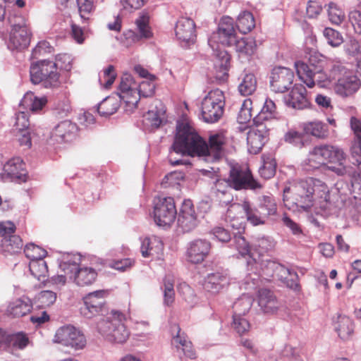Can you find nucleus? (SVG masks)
Returning <instances> with one entry per match:
<instances>
[{"mask_svg":"<svg viewBox=\"0 0 361 361\" xmlns=\"http://www.w3.org/2000/svg\"><path fill=\"white\" fill-rule=\"evenodd\" d=\"M29 269L31 274L39 281L44 280L48 272L47 263L43 259L30 261Z\"/></svg>","mask_w":361,"mask_h":361,"instance_id":"nucleus-48","label":"nucleus"},{"mask_svg":"<svg viewBox=\"0 0 361 361\" xmlns=\"http://www.w3.org/2000/svg\"><path fill=\"white\" fill-rule=\"evenodd\" d=\"M336 330L343 340L349 339L354 331V325L351 319L347 316H339L336 325Z\"/></svg>","mask_w":361,"mask_h":361,"instance_id":"nucleus-36","label":"nucleus"},{"mask_svg":"<svg viewBox=\"0 0 361 361\" xmlns=\"http://www.w3.org/2000/svg\"><path fill=\"white\" fill-rule=\"evenodd\" d=\"M202 145V138L189 124L181 123L177 126V133L172 146L175 152L199 156Z\"/></svg>","mask_w":361,"mask_h":361,"instance_id":"nucleus-4","label":"nucleus"},{"mask_svg":"<svg viewBox=\"0 0 361 361\" xmlns=\"http://www.w3.org/2000/svg\"><path fill=\"white\" fill-rule=\"evenodd\" d=\"M233 189L235 190L260 188L261 185L254 179L251 171L248 168L240 166L231 167L228 177Z\"/></svg>","mask_w":361,"mask_h":361,"instance_id":"nucleus-9","label":"nucleus"},{"mask_svg":"<svg viewBox=\"0 0 361 361\" xmlns=\"http://www.w3.org/2000/svg\"><path fill=\"white\" fill-rule=\"evenodd\" d=\"M295 68L299 78L310 88L315 86L314 72L310 66L302 61L295 63Z\"/></svg>","mask_w":361,"mask_h":361,"instance_id":"nucleus-34","label":"nucleus"},{"mask_svg":"<svg viewBox=\"0 0 361 361\" xmlns=\"http://www.w3.org/2000/svg\"><path fill=\"white\" fill-rule=\"evenodd\" d=\"M66 274H73L75 283L80 287L89 286L97 278V271L90 267H79L76 263L63 262L60 265Z\"/></svg>","mask_w":361,"mask_h":361,"instance_id":"nucleus-12","label":"nucleus"},{"mask_svg":"<svg viewBox=\"0 0 361 361\" xmlns=\"http://www.w3.org/2000/svg\"><path fill=\"white\" fill-rule=\"evenodd\" d=\"M348 20L353 26L355 32L361 35V2L358 5V9L352 11L349 13Z\"/></svg>","mask_w":361,"mask_h":361,"instance_id":"nucleus-63","label":"nucleus"},{"mask_svg":"<svg viewBox=\"0 0 361 361\" xmlns=\"http://www.w3.org/2000/svg\"><path fill=\"white\" fill-rule=\"evenodd\" d=\"M278 276L287 287L293 290H297L299 288L298 275L295 271L281 267L278 271Z\"/></svg>","mask_w":361,"mask_h":361,"instance_id":"nucleus-39","label":"nucleus"},{"mask_svg":"<svg viewBox=\"0 0 361 361\" xmlns=\"http://www.w3.org/2000/svg\"><path fill=\"white\" fill-rule=\"evenodd\" d=\"M23 102L29 107L30 111L37 112L47 104V98L46 97H37L33 93H27L24 97Z\"/></svg>","mask_w":361,"mask_h":361,"instance_id":"nucleus-44","label":"nucleus"},{"mask_svg":"<svg viewBox=\"0 0 361 361\" xmlns=\"http://www.w3.org/2000/svg\"><path fill=\"white\" fill-rule=\"evenodd\" d=\"M303 139L302 133L293 129L288 130L284 135L286 142L300 148L304 146Z\"/></svg>","mask_w":361,"mask_h":361,"instance_id":"nucleus-61","label":"nucleus"},{"mask_svg":"<svg viewBox=\"0 0 361 361\" xmlns=\"http://www.w3.org/2000/svg\"><path fill=\"white\" fill-rule=\"evenodd\" d=\"M136 30L141 38H150L152 32L149 26V16L147 13H142L135 21Z\"/></svg>","mask_w":361,"mask_h":361,"instance_id":"nucleus-41","label":"nucleus"},{"mask_svg":"<svg viewBox=\"0 0 361 361\" xmlns=\"http://www.w3.org/2000/svg\"><path fill=\"white\" fill-rule=\"evenodd\" d=\"M257 302L260 310L265 314H274L279 308V302L274 293L267 288L259 290Z\"/></svg>","mask_w":361,"mask_h":361,"instance_id":"nucleus-27","label":"nucleus"},{"mask_svg":"<svg viewBox=\"0 0 361 361\" xmlns=\"http://www.w3.org/2000/svg\"><path fill=\"white\" fill-rule=\"evenodd\" d=\"M312 178L302 180L283 190V202L288 208L300 207L304 209L312 207L311 191Z\"/></svg>","mask_w":361,"mask_h":361,"instance_id":"nucleus-5","label":"nucleus"},{"mask_svg":"<svg viewBox=\"0 0 361 361\" xmlns=\"http://www.w3.org/2000/svg\"><path fill=\"white\" fill-rule=\"evenodd\" d=\"M286 104L287 106L297 109L308 107L310 103L305 87L300 84L295 85L286 97Z\"/></svg>","mask_w":361,"mask_h":361,"instance_id":"nucleus-22","label":"nucleus"},{"mask_svg":"<svg viewBox=\"0 0 361 361\" xmlns=\"http://www.w3.org/2000/svg\"><path fill=\"white\" fill-rule=\"evenodd\" d=\"M302 129L303 134L317 139H326L329 134L328 126L319 121L303 123L302 124Z\"/></svg>","mask_w":361,"mask_h":361,"instance_id":"nucleus-31","label":"nucleus"},{"mask_svg":"<svg viewBox=\"0 0 361 361\" xmlns=\"http://www.w3.org/2000/svg\"><path fill=\"white\" fill-rule=\"evenodd\" d=\"M232 326L240 336L247 334L250 329V322L245 317L239 315L233 316Z\"/></svg>","mask_w":361,"mask_h":361,"instance_id":"nucleus-60","label":"nucleus"},{"mask_svg":"<svg viewBox=\"0 0 361 361\" xmlns=\"http://www.w3.org/2000/svg\"><path fill=\"white\" fill-rule=\"evenodd\" d=\"M274 244L273 240L269 238L262 237L257 238L253 245V250L262 256L274 248Z\"/></svg>","mask_w":361,"mask_h":361,"instance_id":"nucleus-51","label":"nucleus"},{"mask_svg":"<svg viewBox=\"0 0 361 361\" xmlns=\"http://www.w3.org/2000/svg\"><path fill=\"white\" fill-rule=\"evenodd\" d=\"M25 256L30 261L43 259L47 255V251L33 243L28 244L24 249Z\"/></svg>","mask_w":361,"mask_h":361,"instance_id":"nucleus-54","label":"nucleus"},{"mask_svg":"<svg viewBox=\"0 0 361 361\" xmlns=\"http://www.w3.org/2000/svg\"><path fill=\"white\" fill-rule=\"evenodd\" d=\"M257 88V80L253 74H246L238 86L240 93L243 96L252 94Z\"/></svg>","mask_w":361,"mask_h":361,"instance_id":"nucleus-47","label":"nucleus"},{"mask_svg":"<svg viewBox=\"0 0 361 361\" xmlns=\"http://www.w3.org/2000/svg\"><path fill=\"white\" fill-rule=\"evenodd\" d=\"M236 37L233 18L224 16L220 20L217 31L213 32L209 39V44L214 50L218 49L217 47H215L216 44L232 47Z\"/></svg>","mask_w":361,"mask_h":361,"instance_id":"nucleus-7","label":"nucleus"},{"mask_svg":"<svg viewBox=\"0 0 361 361\" xmlns=\"http://www.w3.org/2000/svg\"><path fill=\"white\" fill-rule=\"evenodd\" d=\"M231 189L228 179H217L212 188V195L216 201L227 205L233 201Z\"/></svg>","mask_w":361,"mask_h":361,"instance_id":"nucleus-24","label":"nucleus"},{"mask_svg":"<svg viewBox=\"0 0 361 361\" xmlns=\"http://www.w3.org/2000/svg\"><path fill=\"white\" fill-rule=\"evenodd\" d=\"M120 106V101L114 97H107L97 107L98 113L102 116H109L115 114Z\"/></svg>","mask_w":361,"mask_h":361,"instance_id":"nucleus-38","label":"nucleus"},{"mask_svg":"<svg viewBox=\"0 0 361 361\" xmlns=\"http://www.w3.org/2000/svg\"><path fill=\"white\" fill-rule=\"evenodd\" d=\"M360 80L354 73L339 78L335 84V92L343 97H347L355 93L360 87Z\"/></svg>","mask_w":361,"mask_h":361,"instance_id":"nucleus-20","label":"nucleus"},{"mask_svg":"<svg viewBox=\"0 0 361 361\" xmlns=\"http://www.w3.org/2000/svg\"><path fill=\"white\" fill-rule=\"evenodd\" d=\"M126 320L124 314L117 310H111L105 319L97 323V330L106 340L112 343H123L130 336L124 324Z\"/></svg>","mask_w":361,"mask_h":361,"instance_id":"nucleus-3","label":"nucleus"},{"mask_svg":"<svg viewBox=\"0 0 361 361\" xmlns=\"http://www.w3.org/2000/svg\"><path fill=\"white\" fill-rule=\"evenodd\" d=\"M253 298L248 295H243L233 304V315L243 316L247 314L251 309Z\"/></svg>","mask_w":361,"mask_h":361,"instance_id":"nucleus-43","label":"nucleus"},{"mask_svg":"<svg viewBox=\"0 0 361 361\" xmlns=\"http://www.w3.org/2000/svg\"><path fill=\"white\" fill-rule=\"evenodd\" d=\"M212 248L211 243L202 239L191 242L186 252L187 260L192 264L202 263L209 255Z\"/></svg>","mask_w":361,"mask_h":361,"instance_id":"nucleus-18","label":"nucleus"},{"mask_svg":"<svg viewBox=\"0 0 361 361\" xmlns=\"http://www.w3.org/2000/svg\"><path fill=\"white\" fill-rule=\"evenodd\" d=\"M1 176L4 181L25 182L27 171L25 169V163L20 157L8 160L4 166Z\"/></svg>","mask_w":361,"mask_h":361,"instance_id":"nucleus-17","label":"nucleus"},{"mask_svg":"<svg viewBox=\"0 0 361 361\" xmlns=\"http://www.w3.org/2000/svg\"><path fill=\"white\" fill-rule=\"evenodd\" d=\"M329 73L332 80H338L339 78L345 77V75H349L353 72L347 68L340 61H332Z\"/></svg>","mask_w":361,"mask_h":361,"instance_id":"nucleus-52","label":"nucleus"},{"mask_svg":"<svg viewBox=\"0 0 361 361\" xmlns=\"http://www.w3.org/2000/svg\"><path fill=\"white\" fill-rule=\"evenodd\" d=\"M350 127L355 135L350 152L353 164L361 170V121L355 117L350 118Z\"/></svg>","mask_w":361,"mask_h":361,"instance_id":"nucleus-28","label":"nucleus"},{"mask_svg":"<svg viewBox=\"0 0 361 361\" xmlns=\"http://www.w3.org/2000/svg\"><path fill=\"white\" fill-rule=\"evenodd\" d=\"M28 343V337L23 332H18L13 334H8L6 348L13 347L18 349H23L27 345Z\"/></svg>","mask_w":361,"mask_h":361,"instance_id":"nucleus-49","label":"nucleus"},{"mask_svg":"<svg viewBox=\"0 0 361 361\" xmlns=\"http://www.w3.org/2000/svg\"><path fill=\"white\" fill-rule=\"evenodd\" d=\"M293 71L286 67H276L271 73L270 86L276 92H284L289 89L293 82Z\"/></svg>","mask_w":361,"mask_h":361,"instance_id":"nucleus-16","label":"nucleus"},{"mask_svg":"<svg viewBox=\"0 0 361 361\" xmlns=\"http://www.w3.org/2000/svg\"><path fill=\"white\" fill-rule=\"evenodd\" d=\"M345 159L344 152L339 147L330 145H319L310 152L307 164L313 168H319L327 163L334 164L335 165L329 166V169L339 176H343L347 172Z\"/></svg>","mask_w":361,"mask_h":361,"instance_id":"nucleus-1","label":"nucleus"},{"mask_svg":"<svg viewBox=\"0 0 361 361\" xmlns=\"http://www.w3.org/2000/svg\"><path fill=\"white\" fill-rule=\"evenodd\" d=\"M178 225L183 232H190L197 226L195 209L190 200L185 201L180 208Z\"/></svg>","mask_w":361,"mask_h":361,"instance_id":"nucleus-21","label":"nucleus"},{"mask_svg":"<svg viewBox=\"0 0 361 361\" xmlns=\"http://www.w3.org/2000/svg\"><path fill=\"white\" fill-rule=\"evenodd\" d=\"M312 183L311 184V191L312 196V206L317 205L320 208L325 209L330 200V191L327 185L316 178H312Z\"/></svg>","mask_w":361,"mask_h":361,"instance_id":"nucleus-23","label":"nucleus"},{"mask_svg":"<svg viewBox=\"0 0 361 361\" xmlns=\"http://www.w3.org/2000/svg\"><path fill=\"white\" fill-rule=\"evenodd\" d=\"M174 281L169 276L164 279V304L171 305L175 300Z\"/></svg>","mask_w":361,"mask_h":361,"instance_id":"nucleus-53","label":"nucleus"},{"mask_svg":"<svg viewBox=\"0 0 361 361\" xmlns=\"http://www.w3.org/2000/svg\"><path fill=\"white\" fill-rule=\"evenodd\" d=\"M54 342L78 350L85 346L86 338L79 329L72 325H66L56 331Z\"/></svg>","mask_w":361,"mask_h":361,"instance_id":"nucleus-11","label":"nucleus"},{"mask_svg":"<svg viewBox=\"0 0 361 361\" xmlns=\"http://www.w3.org/2000/svg\"><path fill=\"white\" fill-rule=\"evenodd\" d=\"M119 98L125 103V110L132 112L137 108V103L140 99V95L137 92V89L119 94Z\"/></svg>","mask_w":361,"mask_h":361,"instance_id":"nucleus-46","label":"nucleus"},{"mask_svg":"<svg viewBox=\"0 0 361 361\" xmlns=\"http://www.w3.org/2000/svg\"><path fill=\"white\" fill-rule=\"evenodd\" d=\"M78 132V126L70 120H65L58 123L51 133V138L58 142H69L73 140Z\"/></svg>","mask_w":361,"mask_h":361,"instance_id":"nucleus-19","label":"nucleus"},{"mask_svg":"<svg viewBox=\"0 0 361 361\" xmlns=\"http://www.w3.org/2000/svg\"><path fill=\"white\" fill-rule=\"evenodd\" d=\"M263 164L259 169V173L261 177L264 179H269L272 178L276 173V161L271 157H262Z\"/></svg>","mask_w":361,"mask_h":361,"instance_id":"nucleus-50","label":"nucleus"},{"mask_svg":"<svg viewBox=\"0 0 361 361\" xmlns=\"http://www.w3.org/2000/svg\"><path fill=\"white\" fill-rule=\"evenodd\" d=\"M117 74L115 68L112 65H109L103 71V75L99 78L100 85L105 89H109L112 86L116 78Z\"/></svg>","mask_w":361,"mask_h":361,"instance_id":"nucleus-55","label":"nucleus"},{"mask_svg":"<svg viewBox=\"0 0 361 361\" xmlns=\"http://www.w3.org/2000/svg\"><path fill=\"white\" fill-rule=\"evenodd\" d=\"M177 214L174 200L172 197H159L154 202V219L160 226H170Z\"/></svg>","mask_w":361,"mask_h":361,"instance_id":"nucleus-10","label":"nucleus"},{"mask_svg":"<svg viewBox=\"0 0 361 361\" xmlns=\"http://www.w3.org/2000/svg\"><path fill=\"white\" fill-rule=\"evenodd\" d=\"M216 56L221 58V61L215 65L214 79L217 83H221L225 82L228 77L230 56L226 51H220L219 54Z\"/></svg>","mask_w":361,"mask_h":361,"instance_id":"nucleus-33","label":"nucleus"},{"mask_svg":"<svg viewBox=\"0 0 361 361\" xmlns=\"http://www.w3.org/2000/svg\"><path fill=\"white\" fill-rule=\"evenodd\" d=\"M176 37L184 42L193 41L196 37L195 22L189 18H180L175 28Z\"/></svg>","mask_w":361,"mask_h":361,"instance_id":"nucleus-26","label":"nucleus"},{"mask_svg":"<svg viewBox=\"0 0 361 361\" xmlns=\"http://www.w3.org/2000/svg\"><path fill=\"white\" fill-rule=\"evenodd\" d=\"M31 309L32 303L27 298H18L9 303L6 312L12 317H20L29 313Z\"/></svg>","mask_w":361,"mask_h":361,"instance_id":"nucleus-32","label":"nucleus"},{"mask_svg":"<svg viewBox=\"0 0 361 361\" xmlns=\"http://www.w3.org/2000/svg\"><path fill=\"white\" fill-rule=\"evenodd\" d=\"M154 80L155 76L150 75V79L140 82L137 92L140 97H148L154 94L155 90Z\"/></svg>","mask_w":361,"mask_h":361,"instance_id":"nucleus-58","label":"nucleus"},{"mask_svg":"<svg viewBox=\"0 0 361 361\" xmlns=\"http://www.w3.org/2000/svg\"><path fill=\"white\" fill-rule=\"evenodd\" d=\"M136 89H137V85L134 81L133 76L130 74L124 73L121 78L119 94H123L124 92H128L130 90Z\"/></svg>","mask_w":361,"mask_h":361,"instance_id":"nucleus-64","label":"nucleus"},{"mask_svg":"<svg viewBox=\"0 0 361 361\" xmlns=\"http://www.w3.org/2000/svg\"><path fill=\"white\" fill-rule=\"evenodd\" d=\"M236 26L238 30L243 34L250 32L255 27V20L252 13L249 11H243L240 13Z\"/></svg>","mask_w":361,"mask_h":361,"instance_id":"nucleus-40","label":"nucleus"},{"mask_svg":"<svg viewBox=\"0 0 361 361\" xmlns=\"http://www.w3.org/2000/svg\"><path fill=\"white\" fill-rule=\"evenodd\" d=\"M279 115L275 103L269 98H266L264 106L259 114L254 118V122L264 123L272 118H276Z\"/></svg>","mask_w":361,"mask_h":361,"instance_id":"nucleus-37","label":"nucleus"},{"mask_svg":"<svg viewBox=\"0 0 361 361\" xmlns=\"http://www.w3.org/2000/svg\"><path fill=\"white\" fill-rule=\"evenodd\" d=\"M259 209L266 219L274 216L277 212V204L275 199L271 196H264L259 204Z\"/></svg>","mask_w":361,"mask_h":361,"instance_id":"nucleus-45","label":"nucleus"},{"mask_svg":"<svg viewBox=\"0 0 361 361\" xmlns=\"http://www.w3.org/2000/svg\"><path fill=\"white\" fill-rule=\"evenodd\" d=\"M328 16L329 20L335 25H340L345 18L343 11L334 3L329 4Z\"/></svg>","mask_w":361,"mask_h":361,"instance_id":"nucleus-59","label":"nucleus"},{"mask_svg":"<svg viewBox=\"0 0 361 361\" xmlns=\"http://www.w3.org/2000/svg\"><path fill=\"white\" fill-rule=\"evenodd\" d=\"M108 292L104 290L88 293L83 298V305L80 307L81 314L88 319L99 315L105 309V298Z\"/></svg>","mask_w":361,"mask_h":361,"instance_id":"nucleus-13","label":"nucleus"},{"mask_svg":"<svg viewBox=\"0 0 361 361\" xmlns=\"http://www.w3.org/2000/svg\"><path fill=\"white\" fill-rule=\"evenodd\" d=\"M163 250L164 244L157 236L146 237L142 241L140 251L144 257H157Z\"/></svg>","mask_w":361,"mask_h":361,"instance_id":"nucleus-30","label":"nucleus"},{"mask_svg":"<svg viewBox=\"0 0 361 361\" xmlns=\"http://www.w3.org/2000/svg\"><path fill=\"white\" fill-rule=\"evenodd\" d=\"M69 61L68 54H58L56 61L42 60L34 63L30 68V81L35 85H42L47 89H56L61 82L58 66L61 60Z\"/></svg>","mask_w":361,"mask_h":361,"instance_id":"nucleus-2","label":"nucleus"},{"mask_svg":"<svg viewBox=\"0 0 361 361\" xmlns=\"http://www.w3.org/2000/svg\"><path fill=\"white\" fill-rule=\"evenodd\" d=\"M254 123L247 133V144L248 152L257 154L269 140V130L264 123Z\"/></svg>","mask_w":361,"mask_h":361,"instance_id":"nucleus-14","label":"nucleus"},{"mask_svg":"<svg viewBox=\"0 0 361 361\" xmlns=\"http://www.w3.org/2000/svg\"><path fill=\"white\" fill-rule=\"evenodd\" d=\"M242 209L245 215L247 221L252 226H260L265 224L267 220L261 213L259 208L253 207L252 204L244 200L242 203H234L230 205L226 214V217L231 222L238 220L239 217L235 215V212Z\"/></svg>","mask_w":361,"mask_h":361,"instance_id":"nucleus-8","label":"nucleus"},{"mask_svg":"<svg viewBox=\"0 0 361 361\" xmlns=\"http://www.w3.org/2000/svg\"><path fill=\"white\" fill-rule=\"evenodd\" d=\"M178 292L185 302L192 305L196 298L194 290L185 283H180L178 286Z\"/></svg>","mask_w":361,"mask_h":361,"instance_id":"nucleus-62","label":"nucleus"},{"mask_svg":"<svg viewBox=\"0 0 361 361\" xmlns=\"http://www.w3.org/2000/svg\"><path fill=\"white\" fill-rule=\"evenodd\" d=\"M252 100L246 99L244 100L238 116V121L241 124L249 122L252 116Z\"/></svg>","mask_w":361,"mask_h":361,"instance_id":"nucleus-56","label":"nucleus"},{"mask_svg":"<svg viewBox=\"0 0 361 361\" xmlns=\"http://www.w3.org/2000/svg\"><path fill=\"white\" fill-rule=\"evenodd\" d=\"M226 143V138L221 133L210 135L208 144L202 139L203 145L199 157H206L207 159H212V161L219 160L224 155Z\"/></svg>","mask_w":361,"mask_h":361,"instance_id":"nucleus-15","label":"nucleus"},{"mask_svg":"<svg viewBox=\"0 0 361 361\" xmlns=\"http://www.w3.org/2000/svg\"><path fill=\"white\" fill-rule=\"evenodd\" d=\"M232 47H234L236 51L242 56H252L255 52L257 44L254 38L236 37Z\"/></svg>","mask_w":361,"mask_h":361,"instance_id":"nucleus-35","label":"nucleus"},{"mask_svg":"<svg viewBox=\"0 0 361 361\" xmlns=\"http://www.w3.org/2000/svg\"><path fill=\"white\" fill-rule=\"evenodd\" d=\"M323 35L331 47H337L343 42V38L341 34L331 27H326L323 31Z\"/></svg>","mask_w":361,"mask_h":361,"instance_id":"nucleus-57","label":"nucleus"},{"mask_svg":"<svg viewBox=\"0 0 361 361\" xmlns=\"http://www.w3.org/2000/svg\"><path fill=\"white\" fill-rule=\"evenodd\" d=\"M228 283L229 279L226 271H216L207 276L203 283V288L207 291L217 293Z\"/></svg>","mask_w":361,"mask_h":361,"instance_id":"nucleus-29","label":"nucleus"},{"mask_svg":"<svg viewBox=\"0 0 361 361\" xmlns=\"http://www.w3.org/2000/svg\"><path fill=\"white\" fill-rule=\"evenodd\" d=\"M23 241L20 236L12 234L8 238H3L1 246L4 251L11 254L18 252L23 247Z\"/></svg>","mask_w":361,"mask_h":361,"instance_id":"nucleus-42","label":"nucleus"},{"mask_svg":"<svg viewBox=\"0 0 361 361\" xmlns=\"http://www.w3.org/2000/svg\"><path fill=\"white\" fill-rule=\"evenodd\" d=\"M32 32L30 28L22 30H11L8 39V48L11 49L22 50L26 49L31 40Z\"/></svg>","mask_w":361,"mask_h":361,"instance_id":"nucleus-25","label":"nucleus"},{"mask_svg":"<svg viewBox=\"0 0 361 361\" xmlns=\"http://www.w3.org/2000/svg\"><path fill=\"white\" fill-rule=\"evenodd\" d=\"M225 106V96L223 91L216 88L210 90L203 98L201 113L207 123H215L223 116Z\"/></svg>","mask_w":361,"mask_h":361,"instance_id":"nucleus-6","label":"nucleus"}]
</instances>
